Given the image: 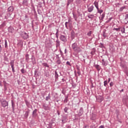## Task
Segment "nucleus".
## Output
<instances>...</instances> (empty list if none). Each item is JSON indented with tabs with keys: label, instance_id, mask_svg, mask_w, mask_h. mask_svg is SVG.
Masks as SVG:
<instances>
[{
	"label": "nucleus",
	"instance_id": "79ce46f5",
	"mask_svg": "<svg viewBox=\"0 0 128 128\" xmlns=\"http://www.w3.org/2000/svg\"><path fill=\"white\" fill-rule=\"evenodd\" d=\"M124 72L126 74V76H128V68H126L124 70Z\"/></svg>",
	"mask_w": 128,
	"mask_h": 128
},
{
	"label": "nucleus",
	"instance_id": "f8f14e48",
	"mask_svg": "<svg viewBox=\"0 0 128 128\" xmlns=\"http://www.w3.org/2000/svg\"><path fill=\"white\" fill-rule=\"evenodd\" d=\"M87 8H88V12H92L94 10V6H92L90 7H88V6Z\"/></svg>",
	"mask_w": 128,
	"mask_h": 128
},
{
	"label": "nucleus",
	"instance_id": "c85d7f7f",
	"mask_svg": "<svg viewBox=\"0 0 128 128\" xmlns=\"http://www.w3.org/2000/svg\"><path fill=\"white\" fill-rule=\"evenodd\" d=\"M8 32H11V34H12V32H14V28L12 27H9Z\"/></svg>",
	"mask_w": 128,
	"mask_h": 128
},
{
	"label": "nucleus",
	"instance_id": "8fccbe9b",
	"mask_svg": "<svg viewBox=\"0 0 128 128\" xmlns=\"http://www.w3.org/2000/svg\"><path fill=\"white\" fill-rule=\"evenodd\" d=\"M64 112L66 113L68 112V107H66L64 109Z\"/></svg>",
	"mask_w": 128,
	"mask_h": 128
},
{
	"label": "nucleus",
	"instance_id": "6e6d98bb",
	"mask_svg": "<svg viewBox=\"0 0 128 128\" xmlns=\"http://www.w3.org/2000/svg\"><path fill=\"white\" fill-rule=\"evenodd\" d=\"M112 19V18H110L109 19H108V21L106 22V24H108V22H110Z\"/></svg>",
	"mask_w": 128,
	"mask_h": 128
},
{
	"label": "nucleus",
	"instance_id": "c03bdc74",
	"mask_svg": "<svg viewBox=\"0 0 128 128\" xmlns=\"http://www.w3.org/2000/svg\"><path fill=\"white\" fill-rule=\"evenodd\" d=\"M120 66H121V68H126V65H124L121 62H120Z\"/></svg>",
	"mask_w": 128,
	"mask_h": 128
},
{
	"label": "nucleus",
	"instance_id": "f257e3e1",
	"mask_svg": "<svg viewBox=\"0 0 128 128\" xmlns=\"http://www.w3.org/2000/svg\"><path fill=\"white\" fill-rule=\"evenodd\" d=\"M0 102L2 108H6V106H8V102H6V100H5L1 99L0 100Z\"/></svg>",
	"mask_w": 128,
	"mask_h": 128
},
{
	"label": "nucleus",
	"instance_id": "7c9ffc66",
	"mask_svg": "<svg viewBox=\"0 0 128 128\" xmlns=\"http://www.w3.org/2000/svg\"><path fill=\"white\" fill-rule=\"evenodd\" d=\"M56 63L57 64H60L62 63L60 60V57H58V59L56 62Z\"/></svg>",
	"mask_w": 128,
	"mask_h": 128
},
{
	"label": "nucleus",
	"instance_id": "e433bc0d",
	"mask_svg": "<svg viewBox=\"0 0 128 128\" xmlns=\"http://www.w3.org/2000/svg\"><path fill=\"white\" fill-rule=\"evenodd\" d=\"M49 100H50V94H48V96H47L46 98V100L48 101Z\"/></svg>",
	"mask_w": 128,
	"mask_h": 128
},
{
	"label": "nucleus",
	"instance_id": "603ef678",
	"mask_svg": "<svg viewBox=\"0 0 128 128\" xmlns=\"http://www.w3.org/2000/svg\"><path fill=\"white\" fill-rule=\"evenodd\" d=\"M108 85V80L104 81V86H106Z\"/></svg>",
	"mask_w": 128,
	"mask_h": 128
},
{
	"label": "nucleus",
	"instance_id": "2eb2a0df",
	"mask_svg": "<svg viewBox=\"0 0 128 128\" xmlns=\"http://www.w3.org/2000/svg\"><path fill=\"white\" fill-rule=\"evenodd\" d=\"M94 66L96 68V70H97L98 72H100V70L101 67L100 66V65L96 64V63H94Z\"/></svg>",
	"mask_w": 128,
	"mask_h": 128
},
{
	"label": "nucleus",
	"instance_id": "3c124183",
	"mask_svg": "<svg viewBox=\"0 0 128 128\" xmlns=\"http://www.w3.org/2000/svg\"><path fill=\"white\" fill-rule=\"evenodd\" d=\"M66 66H72V64H70V62L68 61L66 62Z\"/></svg>",
	"mask_w": 128,
	"mask_h": 128
},
{
	"label": "nucleus",
	"instance_id": "423d86ee",
	"mask_svg": "<svg viewBox=\"0 0 128 128\" xmlns=\"http://www.w3.org/2000/svg\"><path fill=\"white\" fill-rule=\"evenodd\" d=\"M60 38L62 42H66V36L64 35H60Z\"/></svg>",
	"mask_w": 128,
	"mask_h": 128
},
{
	"label": "nucleus",
	"instance_id": "473e14b6",
	"mask_svg": "<svg viewBox=\"0 0 128 128\" xmlns=\"http://www.w3.org/2000/svg\"><path fill=\"white\" fill-rule=\"evenodd\" d=\"M25 104L26 106H28V108H30V102H28V100H25Z\"/></svg>",
	"mask_w": 128,
	"mask_h": 128
},
{
	"label": "nucleus",
	"instance_id": "58836bf2",
	"mask_svg": "<svg viewBox=\"0 0 128 128\" xmlns=\"http://www.w3.org/2000/svg\"><path fill=\"white\" fill-rule=\"evenodd\" d=\"M88 18H94V15L92 14L90 15H88Z\"/></svg>",
	"mask_w": 128,
	"mask_h": 128
},
{
	"label": "nucleus",
	"instance_id": "ea45409f",
	"mask_svg": "<svg viewBox=\"0 0 128 128\" xmlns=\"http://www.w3.org/2000/svg\"><path fill=\"white\" fill-rule=\"evenodd\" d=\"M4 26H6V21H4L0 26V28H4Z\"/></svg>",
	"mask_w": 128,
	"mask_h": 128
},
{
	"label": "nucleus",
	"instance_id": "9d476101",
	"mask_svg": "<svg viewBox=\"0 0 128 128\" xmlns=\"http://www.w3.org/2000/svg\"><path fill=\"white\" fill-rule=\"evenodd\" d=\"M38 116V109H34L32 112V118H36Z\"/></svg>",
	"mask_w": 128,
	"mask_h": 128
},
{
	"label": "nucleus",
	"instance_id": "9b49d317",
	"mask_svg": "<svg viewBox=\"0 0 128 128\" xmlns=\"http://www.w3.org/2000/svg\"><path fill=\"white\" fill-rule=\"evenodd\" d=\"M70 19L68 20V22H65V26L67 30H68V26L70 28Z\"/></svg>",
	"mask_w": 128,
	"mask_h": 128
},
{
	"label": "nucleus",
	"instance_id": "dca6fc26",
	"mask_svg": "<svg viewBox=\"0 0 128 128\" xmlns=\"http://www.w3.org/2000/svg\"><path fill=\"white\" fill-rule=\"evenodd\" d=\"M75 36H76V33H74V31L72 30L70 33V36H71L72 40H74V38Z\"/></svg>",
	"mask_w": 128,
	"mask_h": 128
},
{
	"label": "nucleus",
	"instance_id": "c756f323",
	"mask_svg": "<svg viewBox=\"0 0 128 128\" xmlns=\"http://www.w3.org/2000/svg\"><path fill=\"white\" fill-rule=\"evenodd\" d=\"M54 102H60V100H58V96H54Z\"/></svg>",
	"mask_w": 128,
	"mask_h": 128
},
{
	"label": "nucleus",
	"instance_id": "680f3d73",
	"mask_svg": "<svg viewBox=\"0 0 128 128\" xmlns=\"http://www.w3.org/2000/svg\"><path fill=\"white\" fill-rule=\"evenodd\" d=\"M83 128H88V124H85Z\"/></svg>",
	"mask_w": 128,
	"mask_h": 128
},
{
	"label": "nucleus",
	"instance_id": "7ed1b4c3",
	"mask_svg": "<svg viewBox=\"0 0 128 128\" xmlns=\"http://www.w3.org/2000/svg\"><path fill=\"white\" fill-rule=\"evenodd\" d=\"M21 36L24 40H26L28 38V34L24 32L22 33Z\"/></svg>",
	"mask_w": 128,
	"mask_h": 128
},
{
	"label": "nucleus",
	"instance_id": "6ab92c4d",
	"mask_svg": "<svg viewBox=\"0 0 128 128\" xmlns=\"http://www.w3.org/2000/svg\"><path fill=\"white\" fill-rule=\"evenodd\" d=\"M54 76L56 80H58V72L56 71L54 72Z\"/></svg>",
	"mask_w": 128,
	"mask_h": 128
},
{
	"label": "nucleus",
	"instance_id": "f704fd0d",
	"mask_svg": "<svg viewBox=\"0 0 128 128\" xmlns=\"http://www.w3.org/2000/svg\"><path fill=\"white\" fill-rule=\"evenodd\" d=\"M42 66H46V68H50V66L46 62L42 63Z\"/></svg>",
	"mask_w": 128,
	"mask_h": 128
},
{
	"label": "nucleus",
	"instance_id": "864d4df0",
	"mask_svg": "<svg viewBox=\"0 0 128 128\" xmlns=\"http://www.w3.org/2000/svg\"><path fill=\"white\" fill-rule=\"evenodd\" d=\"M32 64H36V58L32 60Z\"/></svg>",
	"mask_w": 128,
	"mask_h": 128
},
{
	"label": "nucleus",
	"instance_id": "5fc2aeb1",
	"mask_svg": "<svg viewBox=\"0 0 128 128\" xmlns=\"http://www.w3.org/2000/svg\"><path fill=\"white\" fill-rule=\"evenodd\" d=\"M48 128H52V124H48Z\"/></svg>",
	"mask_w": 128,
	"mask_h": 128
},
{
	"label": "nucleus",
	"instance_id": "a878e982",
	"mask_svg": "<svg viewBox=\"0 0 128 128\" xmlns=\"http://www.w3.org/2000/svg\"><path fill=\"white\" fill-rule=\"evenodd\" d=\"M30 55L28 54H26V60L27 62H28V60H30V58L29 57Z\"/></svg>",
	"mask_w": 128,
	"mask_h": 128
},
{
	"label": "nucleus",
	"instance_id": "412c9836",
	"mask_svg": "<svg viewBox=\"0 0 128 128\" xmlns=\"http://www.w3.org/2000/svg\"><path fill=\"white\" fill-rule=\"evenodd\" d=\"M68 102V96H66L64 100V104H66V102Z\"/></svg>",
	"mask_w": 128,
	"mask_h": 128
},
{
	"label": "nucleus",
	"instance_id": "69168bd1",
	"mask_svg": "<svg viewBox=\"0 0 128 128\" xmlns=\"http://www.w3.org/2000/svg\"><path fill=\"white\" fill-rule=\"evenodd\" d=\"M128 14H126L125 16V20H128Z\"/></svg>",
	"mask_w": 128,
	"mask_h": 128
},
{
	"label": "nucleus",
	"instance_id": "f3484780",
	"mask_svg": "<svg viewBox=\"0 0 128 128\" xmlns=\"http://www.w3.org/2000/svg\"><path fill=\"white\" fill-rule=\"evenodd\" d=\"M62 124H66V122H68V120H66V116H64L62 118Z\"/></svg>",
	"mask_w": 128,
	"mask_h": 128
},
{
	"label": "nucleus",
	"instance_id": "b1692460",
	"mask_svg": "<svg viewBox=\"0 0 128 128\" xmlns=\"http://www.w3.org/2000/svg\"><path fill=\"white\" fill-rule=\"evenodd\" d=\"M60 40H58V38H57V40H56V46L58 48V46H60Z\"/></svg>",
	"mask_w": 128,
	"mask_h": 128
},
{
	"label": "nucleus",
	"instance_id": "aec40b11",
	"mask_svg": "<svg viewBox=\"0 0 128 128\" xmlns=\"http://www.w3.org/2000/svg\"><path fill=\"white\" fill-rule=\"evenodd\" d=\"M14 10V6H10L8 8V12H12Z\"/></svg>",
	"mask_w": 128,
	"mask_h": 128
},
{
	"label": "nucleus",
	"instance_id": "bb28decb",
	"mask_svg": "<svg viewBox=\"0 0 128 128\" xmlns=\"http://www.w3.org/2000/svg\"><path fill=\"white\" fill-rule=\"evenodd\" d=\"M96 52V48H93L92 49V52H90V54H92V56H94V54Z\"/></svg>",
	"mask_w": 128,
	"mask_h": 128
},
{
	"label": "nucleus",
	"instance_id": "72a5a7b5",
	"mask_svg": "<svg viewBox=\"0 0 128 128\" xmlns=\"http://www.w3.org/2000/svg\"><path fill=\"white\" fill-rule=\"evenodd\" d=\"M122 28V27H119L118 28H114L113 29V30H116V32H120V29Z\"/></svg>",
	"mask_w": 128,
	"mask_h": 128
},
{
	"label": "nucleus",
	"instance_id": "a18cd8bd",
	"mask_svg": "<svg viewBox=\"0 0 128 128\" xmlns=\"http://www.w3.org/2000/svg\"><path fill=\"white\" fill-rule=\"evenodd\" d=\"M44 76L46 78H48V76H50V74L48 73V72H46L44 73Z\"/></svg>",
	"mask_w": 128,
	"mask_h": 128
},
{
	"label": "nucleus",
	"instance_id": "20e7f679",
	"mask_svg": "<svg viewBox=\"0 0 128 128\" xmlns=\"http://www.w3.org/2000/svg\"><path fill=\"white\" fill-rule=\"evenodd\" d=\"M96 99L98 102H102L104 100V97L102 96H98L96 97Z\"/></svg>",
	"mask_w": 128,
	"mask_h": 128
},
{
	"label": "nucleus",
	"instance_id": "5701e85b",
	"mask_svg": "<svg viewBox=\"0 0 128 128\" xmlns=\"http://www.w3.org/2000/svg\"><path fill=\"white\" fill-rule=\"evenodd\" d=\"M91 120H96V114H93L92 116L90 117Z\"/></svg>",
	"mask_w": 128,
	"mask_h": 128
},
{
	"label": "nucleus",
	"instance_id": "4d7b16f0",
	"mask_svg": "<svg viewBox=\"0 0 128 128\" xmlns=\"http://www.w3.org/2000/svg\"><path fill=\"white\" fill-rule=\"evenodd\" d=\"M21 72L22 74H24V72H26V71L24 70V68H23L21 70Z\"/></svg>",
	"mask_w": 128,
	"mask_h": 128
},
{
	"label": "nucleus",
	"instance_id": "1a4fd4ad",
	"mask_svg": "<svg viewBox=\"0 0 128 128\" xmlns=\"http://www.w3.org/2000/svg\"><path fill=\"white\" fill-rule=\"evenodd\" d=\"M42 108H43L44 110H50V106H48L46 104H43Z\"/></svg>",
	"mask_w": 128,
	"mask_h": 128
},
{
	"label": "nucleus",
	"instance_id": "c9c22d12",
	"mask_svg": "<svg viewBox=\"0 0 128 128\" xmlns=\"http://www.w3.org/2000/svg\"><path fill=\"white\" fill-rule=\"evenodd\" d=\"M102 62V64L104 66H108V62L106 61H104V62Z\"/></svg>",
	"mask_w": 128,
	"mask_h": 128
},
{
	"label": "nucleus",
	"instance_id": "338daca9",
	"mask_svg": "<svg viewBox=\"0 0 128 128\" xmlns=\"http://www.w3.org/2000/svg\"><path fill=\"white\" fill-rule=\"evenodd\" d=\"M35 58H34V56H32V58H31L32 60H34Z\"/></svg>",
	"mask_w": 128,
	"mask_h": 128
},
{
	"label": "nucleus",
	"instance_id": "cd10ccee",
	"mask_svg": "<svg viewBox=\"0 0 128 128\" xmlns=\"http://www.w3.org/2000/svg\"><path fill=\"white\" fill-rule=\"evenodd\" d=\"M94 6H96V10H98V2H94Z\"/></svg>",
	"mask_w": 128,
	"mask_h": 128
},
{
	"label": "nucleus",
	"instance_id": "e2e57ef3",
	"mask_svg": "<svg viewBox=\"0 0 128 128\" xmlns=\"http://www.w3.org/2000/svg\"><path fill=\"white\" fill-rule=\"evenodd\" d=\"M38 70H36L34 71V75H35V76H36V74H38Z\"/></svg>",
	"mask_w": 128,
	"mask_h": 128
},
{
	"label": "nucleus",
	"instance_id": "0e129e2a",
	"mask_svg": "<svg viewBox=\"0 0 128 128\" xmlns=\"http://www.w3.org/2000/svg\"><path fill=\"white\" fill-rule=\"evenodd\" d=\"M62 92L63 94L66 95V92L64 91V88H62Z\"/></svg>",
	"mask_w": 128,
	"mask_h": 128
},
{
	"label": "nucleus",
	"instance_id": "0eeeda50",
	"mask_svg": "<svg viewBox=\"0 0 128 128\" xmlns=\"http://www.w3.org/2000/svg\"><path fill=\"white\" fill-rule=\"evenodd\" d=\"M11 102L12 112H14V108H16V102L14 100H12Z\"/></svg>",
	"mask_w": 128,
	"mask_h": 128
},
{
	"label": "nucleus",
	"instance_id": "052dcab7",
	"mask_svg": "<svg viewBox=\"0 0 128 128\" xmlns=\"http://www.w3.org/2000/svg\"><path fill=\"white\" fill-rule=\"evenodd\" d=\"M77 74H78V76H80V75L81 74L80 70L78 71Z\"/></svg>",
	"mask_w": 128,
	"mask_h": 128
},
{
	"label": "nucleus",
	"instance_id": "ddd939ff",
	"mask_svg": "<svg viewBox=\"0 0 128 128\" xmlns=\"http://www.w3.org/2000/svg\"><path fill=\"white\" fill-rule=\"evenodd\" d=\"M83 114H84V108H80L78 114V116H82Z\"/></svg>",
	"mask_w": 128,
	"mask_h": 128
},
{
	"label": "nucleus",
	"instance_id": "09e8293b",
	"mask_svg": "<svg viewBox=\"0 0 128 128\" xmlns=\"http://www.w3.org/2000/svg\"><path fill=\"white\" fill-rule=\"evenodd\" d=\"M102 36H103L104 38H106L107 36H106V32H103Z\"/></svg>",
	"mask_w": 128,
	"mask_h": 128
},
{
	"label": "nucleus",
	"instance_id": "de8ad7c7",
	"mask_svg": "<svg viewBox=\"0 0 128 128\" xmlns=\"http://www.w3.org/2000/svg\"><path fill=\"white\" fill-rule=\"evenodd\" d=\"M97 10H98V12L100 14L104 12L102 10H100V8Z\"/></svg>",
	"mask_w": 128,
	"mask_h": 128
},
{
	"label": "nucleus",
	"instance_id": "37998d69",
	"mask_svg": "<svg viewBox=\"0 0 128 128\" xmlns=\"http://www.w3.org/2000/svg\"><path fill=\"white\" fill-rule=\"evenodd\" d=\"M4 47L6 48H8V41L5 40Z\"/></svg>",
	"mask_w": 128,
	"mask_h": 128
},
{
	"label": "nucleus",
	"instance_id": "a211bd4d",
	"mask_svg": "<svg viewBox=\"0 0 128 128\" xmlns=\"http://www.w3.org/2000/svg\"><path fill=\"white\" fill-rule=\"evenodd\" d=\"M106 16V14L105 13H103L102 15H101V17L99 18L100 20V21H102L104 20V16Z\"/></svg>",
	"mask_w": 128,
	"mask_h": 128
},
{
	"label": "nucleus",
	"instance_id": "2f4dec72",
	"mask_svg": "<svg viewBox=\"0 0 128 128\" xmlns=\"http://www.w3.org/2000/svg\"><path fill=\"white\" fill-rule=\"evenodd\" d=\"M74 2V0H68V3H67V6H68L70 4H72Z\"/></svg>",
	"mask_w": 128,
	"mask_h": 128
},
{
	"label": "nucleus",
	"instance_id": "4be33fe9",
	"mask_svg": "<svg viewBox=\"0 0 128 128\" xmlns=\"http://www.w3.org/2000/svg\"><path fill=\"white\" fill-rule=\"evenodd\" d=\"M78 46V44L76 43H74L72 44V48L73 50Z\"/></svg>",
	"mask_w": 128,
	"mask_h": 128
},
{
	"label": "nucleus",
	"instance_id": "39448f33",
	"mask_svg": "<svg viewBox=\"0 0 128 128\" xmlns=\"http://www.w3.org/2000/svg\"><path fill=\"white\" fill-rule=\"evenodd\" d=\"M29 114H30V110L28 109V110L26 111L25 114H24V116L23 118H24V120H28V118Z\"/></svg>",
	"mask_w": 128,
	"mask_h": 128
},
{
	"label": "nucleus",
	"instance_id": "4468645a",
	"mask_svg": "<svg viewBox=\"0 0 128 128\" xmlns=\"http://www.w3.org/2000/svg\"><path fill=\"white\" fill-rule=\"evenodd\" d=\"M74 52H82V49L78 47V46H76L74 50Z\"/></svg>",
	"mask_w": 128,
	"mask_h": 128
},
{
	"label": "nucleus",
	"instance_id": "49530a36",
	"mask_svg": "<svg viewBox=\"0 0 128 128\" xmlns=\"http://www.w3.org/2000/svg\"><path fill=\"white\" fill-rule=\"evenodd\" d=\"M92 34V31H89L87 34V36H90Z\"/></svg>",
	"mask_w": 128,
	"mask_h": 128
},
{
	"label": "nucleus",
	"instance_id": "f03ea898",
	"mask_svg": "<svg viewBox=\"0 0 128 128\" xmlns=\"http://www.w3.org/2000/svg\"><path fill=\"white\" fill-rule=\"evenodd\" d=\"M10 64V65L11 66L12 72H13L14 74V72H16V70H14V60H11Z\"/></svg>",
	"mask_w": 128,
	"mask_h": 128
},
{
	"label": "nucleus",
	"instance_id": "bf43d9fd",
	"mask_svg": "<svg viewBox=\"0 0 128 128\" xmlns=\"http://www.w3.org/2000/svg\"><path fill=\"white\" fill-rule=\"evenodd\" d=\"M73 18H74L75 20H76V16L74 15L73 13Z\"/></svg>",
	"mask_w": 128,
	"mask_h": 128
},
{
	"label": "nucleus",
	"instance_id": "6e6552de",
	"mask_svg": "<svg viewBox=\"0 0 128 128\" xmlns=\"http://www.w3.org/2000/svg\"><path fill=\"white\" fill-rule=\"evenodd\" d=\"M22 6H23L26 7L28 6V0H23L22 3Z\"/></svg>",
	"mask_w": 128,
	"mask_h": 128
},
{
	"label": "nucleus",
	"instance_id": "13d9d810",
	"mask_svg": "<svg viewBox=\"0 0 128 128\" xmlns=\"http://www.w3.org/2000/svg\"><path fill=\"white\" fill-rule=\"evenodd\" d=\"M110 88H112L114 86V82H110Z\"/></svg>",
	"mask_w": 128,
	"mask_h": 128
},
{
	"label": "nucleus",
	"instance_id": "4c0bfd02",
	"mask_svg": "<svg viewBox=\"0 0 128 128\" xmlns=\"http://www.w3.org/2000/svg\"><path fill=\"white\" fill-rule=\"evenodd\" d=\"M126 6H122L120 8V12H123L124 10H126Z\"/></svg>",
	"mask_w": 128,
	"mask_h": 128
},
{
	"label": "nucleus",
	"instance_id": "a19ab883",
	"mask_svg": "<svg viewBox=\"0 0 128 128\" xmlns=\"http://www.w3.org/2000/svg\"><path fill=\"white\" fill-rule=\"evenodd\" d=\"M58 29H56V38H58Z\"/></svg>",
	"mask_w": 128,
	"mask_h": 128
},
{
	"label": "nucleus",
	"instance_id": "393cba45",
	"mask_svg": "<svg viewBox=\"0 0 128 128\" xmlns=\"http://www.w3.org/2000/svg\"><path fill=\"white\" fill-rule=\"evenodd\" d=\"M120 30L121 32H122V34H126V30L124 29V27H121Z\"/></svg>",
	"mask_w": 128,
	"mask_h": 128
},
{
	"label": "nucleus",
	"instance_id": "774afa93",
	"mask_svg": "<svg viewBox=\"0 0 128 128\" xmlns=\"http://www.w3.org/2000/svg\"><path fill=\"white\" fill-rule=\"evenodd\" d=\"M125 4H128V0L126 1H125Z\"/></svg>",
	"mask_w": 128,
	"mask_h": 128
}]
</instances>
